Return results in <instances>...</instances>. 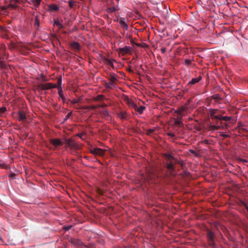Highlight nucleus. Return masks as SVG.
<instances>
[{"mask_svg":"<svg viewBox=\"0 0 248 248\" xmlns=\"http://www.w3.org/2000/svg\"><path fill=\"white\" fill-rule=\"evenodd\" d=\"M71 228V226H68V227H64V229L65 231H68Z\"/></svg>","mask_w":248,"mask_h":248,"instance_id":"48","label":"nucleus"},{"mask_svg":"<svg viewBox=\"0 0 248 248\" xmlns=\"http://www.w3.org/2000/svg\"><path fill=\"white\" fill-rule=\"evenodd\" d=\"M205 141V143L206 144H209V140H204Z\"/></svg>","mask_w":248,"mask_h":248,"instance_id":"52","label":"nucleus"},{"mask_svg":"<svg viewBox=\"0 0 248 248\" xmlns=\"http://www.w3.org/2000/svg\"><path fill=\"white\" fill-rule=\"evenodd\" d=\"M145 107L144 106H140L139 108L137 107L136 111L138 112L140 114H142L143 111L145 110Z\"/></svg>","mask_w":248,"mask_h":248,"instance_id":"24","label":"nucleus"},{"mask_svg":"<svg viewBox=\"0 0 248 248\" xmlns=\"http://www.w3.org/2000/svg\"><path fill=\"white\" fill-rule=\"evenodd\" d=\"M34 26L35 27H36L37 30H38V28L40 26V21L37 16L35 17Z\"/></svg>","mask_w":248,"mask_h":248,"instance_id":"22","label":"nucleus"},{"mask_svg":"<svg viewBox=\"0 0 248 248\" xmlns=\"http://www.w3.org/2000/svg\"><path fill=\"white\" fill-rule=\"evenodd\" d=\"M68 141V143L67 144L68 145H70L71 143H72V142L73 141V140H67Z\"/></svg>","mask_w":248,"mask_h":248,"instance_id":"50","label":"nucleus"},{"mask_svg":"<svg viewBox=\"0 0 248 248\" xmlns=\"http://www.w3.org/2000/svg\"><path fill=\"white\" fill-rule=\"evenodd\" d=\"M78 136H79L80 138H81V136H80V135H78Z\"/></svg>","mask_w":248,"mask_h":248,"instance_id":"57","label":"nucleus"},{"mask_svg":"<svg viewBox=\"0 0 248 248\" xmlns=\"http://www.w3.org/2000/svg\"><path fill=\"white\" fill-rule=\"evenodd\" d=\"M221 120L225 122L229 121L231 123H233L235 121V119L233 117L229 116H223L221 118Z\"/></svg>","mask_w":248,"mask_h":248,"instance_id":"16","label":"nucleus"},{"mask_svg":"<svg viewBox=\"0 0 248 248\" xmlns=\"http://www.w3.org/2000/svg\"><path fill=\"white\" fill-rule=\"evenodd\" d=\"M41 1V0H32V2L35 7H38L39 6Z\"/></svg>","mask_w":248,"mask_h":248,"instance_id":"25","label":"nucleus"},{"mask_svg":"<svg viewBox=\"0 0 248 248\" xmlns=\"http://www.w3.org/2000/svg\"><path fill=\"white\" fill-rule=\"evenodd\" d=\"M240 160L243 163H247L248 162V161L246 160V159H242L241 158L240 159Z\"/></svg>","mask_w":248,"mask_h":248,"instance_id":"45","label":"nucleus"},{"mask_svg":"<svg viewBox=\"0 0 248 248\" xmlns=\"http://www.w3.org/2000/svg\"><path fill=\"white\" fill-rule=\"evenodd\" d=\"M220 112H221L222 113H223V114H224V113H225L224 111H223V110H221Z\"/></svg>","mask_w":248,"mask_h":248,"instance_id":"53","label":"nucleus"},{"mask_svg":"<svg viewBox=\"0 0 248 248\" xmlns=\"http://www.w3.org/2000/svg\"><path fill=\"white\" fill-rule=\"evenodd\" d=\"M71 243L78 246H81L83 245L82 242L79 240V239H73L71 240Z\"/></svg>","mask_w":248,"mask_h":248,"instance_id":"15","label":"nucleus"},{"mask_svg":"<svg viewBox=\"0 0 248 248\" xmlns=\"http://www.w3.org/2000/svg\"><path fill=\"white\" fill-rule=\"evenodd\" d=\"M58 90V94L61 99L64 101L65 100V97H64L63 93L62 87H59Z\"/></svg>","mask_w":248,"mask_h":248,"instance_id":"18","label":"nucleus"},{"mask_svg":"<svg viewBox=\"0 0 248 248\" xmlns=\"http://www.w3.org/2000/svg\"><path fill=\"white\" fill-rule=\"evenodd\" d=\"M101 115L102 116L105 117L108 116L109 113L107 110H104L101 112Z\"/></svg>","mask_w":248,"mask_h":248,"instance_id":"30","label":"nucleus"},{"mask_svg":"<svg viewBox=\"0 0 248 248\" xmlns=\"http://www.w3.org/2000/svg\"><path fill=\"white\" fill-rule=\"evenodd\" d=\"M16 175L15 173H11L10 174V175H9V177H11L12 178H14L15 177Z\"/></svg>","mask_w":248,"mask_h":248,"instance_id":"44","label":"nucleus"},{"mask_svg":"<svg viewBox=\"0 0 248 248\" xmlns=\"http://www.w3.org/2000/svg\"><path fill=\"white\" fill-rule=\"evenodd\" d=\"M117 0V2L119 3L120 0Z\"/></svg>","mask_w":248,"mask_h":248,"instance_id":"54","label":"nucleus"},{"mask_svg":"<svg viewBox=\"0 0 248 248\" xmlns=\"http://www.w3.org/2000/svg\"><path fill=\"white\" fill-rule=\"evenodd\" d=\"M131 47L130 46H125L124 47L119 48V52L122 55H124L126 54L129 53L131 51Z\"/></svg>","mask_w":248,"mask_h":248,"instance_id":"7","label":"nucleus"},{"mask_svg":"<svg viewBox=\"0 0 248 248\" xmlns=\"http://www.w3.org/2000/svg\"><path fill=\"white\" fill-rule=\"evenodd\" d=\"M154 132V129H149L147 130L146 134L148 135L151 136V135H152V133Z\"/></svg>","mask_w":248,"mask_h":248,"instance_id":"33","label":"nucleus"},{"mask_svg":"<svg viewBox=\"0 0 248 248\" xmlns=\"http://www.w3.org/2000/svg\"><path fill=\"white\" fill-rule=\"evenodd\" d=\"M200 143H203V142H202V141H201V142H200Z\"/></svg>","mask_w":248,"mask_h":248,"instance_id":"56","label":"nucleus"},{"mask_svg":"<svg viewBox=\"0 0 248 248\" xmlns=\"http://www.w3.org/2000/svg\"><path fill=\"white\" fill-rule=\"evenodd\" d=\"M6 108L5 107H2L0 108V113H3L6 111Z\"/></svg>","mask_w":248,"mask_h":248,"instance_id":"34","label":"nucleus"},{"mask_svg":"<svg viewBox=\"0 0 248 248\" xmlns=\"http://www.w3.org/2000/svg\"><path fill=\"white\" fill-rule=\"evenodd\" d=\"M183 110H184V109H178V110H177L176 111V112H177V114H178L179 115L184 116L185 115V114H183Z\"/></svg>","mask_w":248,"mask_h":248,"instance_id":"32","label":"nucleus"},{"mask_svg":"<svg viewBox=\"0 0 248 248\" xmlns=\"http://www.w3.org/2000/svg\"><path fill=\"white\" fill-rule=\"evenodd\" d=\"M163 156L166 162V167L168 170L171 175H174V165L178 163V160L169 154L165 153Z\"/></svg>","mask_w":248,"mask_h":248,"instance_id":"1","label":"nucleus"},{"mask_svg":"<svg viewBox=\"0 0 248 248\" xmlns=\"http://www.w3.org/2000/svg\"><path fill=\"white\" fill-rule=\"evenodd\" d=\"M167 134L170 137H174V134L173 133H168Z\"/></svg>","mask_w":248,"mask_h":248,"instance_id":"47","label":"nucleus"},{"mask_svg":"<svg viewBox=\"0 0 248 248\" xmlns=\"http://www.w3.org/2000/svg\"><path fill=\"white\" fill-rule=\"evenodd\" d=\"M19 121H24L26 119V116L25 113L23 111H20L18 112Z\"/></svg>","mask_w":248,"mask_h":248,"instance_id":"13","label":"nucleus"},{"mask_svg":"<svg viewBox=\"0 0 248 248\" xmlns=\"http://www.w3.org/2000/svg\"><path fill=\"white\" fill-rule=\"evenodd\" d=\"M223 117L221 115H217L213 116V120L215 121L216 124H210L208 126V128L210 130H217L220 127H223L224 124H226L225 123H223L222 122L221 118Z\"/></svg>","mask_w":248,"mask_h":248,"instance_id":"2","label":"nucleus"},{"mask_svg":"<svg viewBox=\"0 0 248 248\" xmlns=\"http://www.w3.org/2000/svg\"><path fill=\"white\" fill-rule=\"evenodd\" d=\"M128 71L130 72V73H132L133 72V70L131 69V68H129L127 69Z\"/></svg>","mask_w":248,"mask_h":248,"instance_id":"51","label":"nucleus"},{"mask_svg":"<svg viewBox=\"0 0 248 248\" xmlns=\"http://www.w3.org/2000/svg\"><path fill=\"white\" fill-rule=\"evenodd\" d=\"M119 117L122 120L126 119L128 115L125 111H122L118 114Z\"/></svg>","mask_w":248,"mask_h":248,"instance_id":"17","label":"nucleus"},{"mask_svg":"<svg viewBox=\"0 0 248 248\" xmlns=\"http://www.w3.org/2000/svg\"><path fill=\"white\" fill-rule=\"evenodd\" d=\"M212 98L214 99L216 102H219L221 100H222L221 97L220 96L219 94H215L212 96Z\"/></svg>","mask_w":248,"mask_h":248,"instance_id":"19","label":"nucleus"},{"mask_svg":"<svg viewBox=\"0 0 248 248\" xmlns=\"http://www.w3.org/2000/svg\"><path fill=\"white\" fill-rule=\"evenodd\" d=\"M118 76L114 73H111L108 77L109 82H105L104 86L106 89H111L115 88V82L117 81Z\"/></svg>","mask_w":248,"mask_h":248,"instance_id":"3","label":"nucleus"},{"mask_svg":"<svg viewBox=\"0 0 248 248\" xmlns=\"http://www.w3.org/2000/svg\"><path fill=\"white\" fill-rule=\"evenodd\" d=\"M202 79V77L201 75H199L196 78H193L187 84L188 86H191L192 85L195 84L197 83H198L200 81H201Z\"/></svg>","mask_w":248,"mask_h":248,"instance_id":"9","label":"nucleus"},{"mask_svg":"<svg viewBox=\"0 0 248 248\" xmlns=\"http://www.w3.org/2000/svg\"><path fill=\"white\" fill-rule=\"evenodd\" d=\"M81 108H82V109H89V106H83V107H81Z\"/></svg>","mask_w":248,"mask_h":248,"instance_id":"46","label":"nucleus"},{"mask_svg":"<svg viewBox=\"0 0 248 248\" xmlns=\"http://www.w3.org/2000/svg\"><path fill=\"white\" fill-rule=\"evenodd\" d=\"M183 116H180V115H178L176 118H174V119H176L177 120H179V121H182L183 120Z\"/></svg>","mask_w":248,"mask_h":248,"instance_id":"39","label":"nucleus"},{"mask_svg":"<svg viewBox=\"0 0 248 248\" xmlns=\"http://www.w3.org/2000/svg\"><path fill=\"white\" fill-rule=\"evenodd\" d=\"M119 23L120 24L121 27L124 30H127L128 29V25L125 22L124 18L123 17H120L118 20Z\"/></svg>","mask_w":248,"mask_h":248,"instance_id":"12","label":"nucleus"},{"mask_svg":"<svg viewBox=\"0 0 248 248\" xmlns=\"http://www.w3.org/2000/svg\"><path fill=\"white\" fill-rule=\"evenodd\" d=\"M50 149L57 148L63 144L62 140H49L48 143H45Z\"/></svg>","mask_w":248,"mask_h":248,"instance_id":"4","label":"nucleus"},{"mask_svg":"<svg viewBox=\"0 0 248 248\" xmlns=\"http://www.w3.org/2000/svg\"><path fill=\"white\" fill-rule=\"evenodd\" d=\"M59 10L58 6L54 3H52L48 5V10L50 12H56Z\"/></svg>","mask_w":248,"mask_h":248,"instance_id":"11","label":"nucleus"},{"mask_svg":"<svg viewBox=\"0 0 248 248\" xmlns=\"http://www.w3.org/2000/svg\"><path fill=\"white\" fill-rule=\"evenodd\" d=\"M104 98V96L103 95H98L96 97L94 98L95 101H100Z\"/></svg>","mask_w":248,"mask_h":248,"instance_id":"29","label":"nucleus"},{"mask_svg":"<svg viewBox=\"0 0 248 248\" xmlns=\"http://www.w3.org/2000/svg\"><path fill=\"white\" fill-rule=\"evenodd\" d=\"M106 107H107V105L106 104L104 103L102 105H99L97 107L105 108Z\"/></svg>","mask_w":248,"mask_h":248,"instance_id":"42","label":"nucleus"},{"mask_svg":"<svg viewBox=\"0 0 248 248\" xmlns=\"http://www.w3.org/2000/svg\"><path fill=\"white\" fill-rule=\"evenodd\" d=\"M80 101H81V99H74L72 101H71V103L73 104H76V103H79L80 102Z\"/></svg>","mask_w":248,"mask_h":248,"instance_id":"36","label":"nucleus"},{"mask_svg":"<svg viewBox=\"0 0 248 248\" xmlns=\"http://www.w3.org/2000/svg\"><path fill=\"white\" fill-rule=\"evenodd\" d=\"M91 153L95 155H103L104 154V151L98 148L91 150Z\"/></svg>","mask_w":248,"mask_h":248,"instance_id":"8","label":"nucleus"},{"mask_svg":"<svg viewBox=\"0 0 248 248\" xmlns=\"http://www.w3.org/2000/svg\"><path fill=\"white\" fill-rule=\"evenodd\" d=\"M9 168L8 166L7 165L4 164V163H0V168H4V169H8Z\"/></svg>","mask_w":248,"mask_h":248,"instance_id":"35","label":"nucleus"},{"mask_svg":"<svg viewBox=\"0 0 248 248\" xmlns=\"http://www.w3.org/2000/svg\"><path fill=\"white\" fill-rule=\"evenodd\" d=\"M53 140H59V139H53Z\"/></svg>","mask_w":248,"mask_h":248,"instance_id":"55","label":"nucleus"},{"mask_svg":"<svg viewBox=\"0 0 248 248\" xmlns=\"http://www.w3.org/2000/svg\"><path fill=\"white\" fill-rule=\"evenodd\" d=\"M38 87L42 90H45L56 88L57 87V85L52 84L51 83H46L45 84H39Z\"/></svg>","mask_w":248,"mask_h":248,"instance_id":"5","label":"nucleus"},{"mask_svg":"<svg viewBox=\"0 0 248 248\" xmlns=\"http://www.w3.org/2000/svg\"><path fill=\"white\" fill-rule=\"evenodd\" d=\"M190 152L193 154H195L196 155H197L196 152L194 150H191Z\"/></svg>","mask_w":248,"mask_h":248,"instance_id":"49","label":"nucleus"},{"mask_svg":"<svg viewBox=\"0 0 248 248\" xmlns=\"http://www.w3.org/2000/svg\"><path fill=\"white\" fill-rule=\"evenodd\" d=\"M207 238L209 245L213 246L215 245L214 242V234L211 231H208L207 233Z\"/></svg>","mask_w":248,"mask_h":248,"instance_id":"6","label":"nucleus"},{"mask_svg":"<svg viewBox=\"0 0 248 248\" xmlns=\"http://www.w3.org/2000/svg\"><path fill=\"white\" fill-rule=\"evenodd\" d=\"M119 9H120V8H119L118 5H117L115 6H113L108 7L106 9V12L108 14H111V13H112L116 11H119Z\"/></svg>","mask_w":248,"mask_h":248,"instance_id":"10","label":"nucleus"},{"mask_svg":"<svg viewBox=\"0 0 248 248\" xmlns=\"http://www.w3.org/2000/svg\"><path fill=\"white\" fill-rule=\"evenodd\" d=\"M104 61L105 62V63L109 65V66H110L111 67H112L113 68H114V65H113V64L112 63V61H111L109 59H108L107 58H105L104 59Z\"/></svg>","mask_w":248,"mask_h":248,"instance_id":"23","label":"nucleus"},{"mask_svg":"<svg viewBox=\"0 0 248 248\" xmlns=\"http://www.w3.org/2000/svg\"><path fill=\"white\" fill-rule=\"evenodd\" d=\"M71 47L75 50L78 51L80 49V45L77 42H73L71 43Z\"/></svg>","mask_w":248,"mask_h":248,"instance_id":"14","label":"nucleus"},{"mask_svg":"<svg viewBox=\"0 0 248 248\" xmlns=\"http://www.w3.org/2000/svg\"><path fill=\"white\" fill-rule=\"evenodd\" d=\"M126 37L127 38H129V39H132V35L128 34H126Z\"/></svg>","mask_w":248,"mask_h":248,"instance_id":"43","label":"nucleus"},{"mask_svg":"<svg viewBox=\"0 0 248 248\" xmlns=\"http://www.w3.org/2000/svg\"><path fill=\"white\" fill-rule=\"evenodd\" d=\"M62 83V78H59L58 79V81H57V84L58 85H57V87L56 88H57L58 90H59V87H61Z\"/></svg>","mask_w":248,"mask_h":248,"instance_id":"28","label":"nucleus"},{"mask_svg":"<svg viewBox=\"0 0 248 248\" xmlns=\"http://www.w3.org/2000/svg\"><path fill=\"white\" fill-rule=\"evenodd\" d=\"M97 108V107L95 106H89V109H95V108Z\"/></svg>","mask_w":248,"mask_h":248,"instance_id":"40","label":"nucleus"},{"mask_svg":"<svg viewBox=\"0 0 248 248\" xmlns=\"http://www.w3.org/2000/svg\"><path fill=\"white\" fill-rule=\"evenodd\" d=\"M129 106L130 107L134 108L135 110H136V109H137V108L138 107L137 105L135 103H134L133 101H129Z\"/></svg>","mask_w":248,"mask_h":248,"instance_id":"27","label":"nucleus"},{"mask_svg":"<svg viewBox=\"0 0 248 248\" xmlns=\"http://www.w3.org/2000/svg\"><path fill=\"white\" fill-rule=\"evenodd\" d=\"M209 111H210V116H211V119L212 120L213 119V116H215L216 115L215 114L218 111V109L211 108V109H209Z\"/></svg>","mask_w":248,"mask_h":248,"instance_id":"21","label":"nucleus"},{"mask_svg":"<svg viewBox=\"0 0 248 248\" xmlns=\"http://www.w3.org/2000/svg\"><path fill=\"white\" fill-rule=\"evenodd\" d=\"M174 125L180 127L184 126V124H183L182 121L177 120L176 119H174Z\"/></svg>","mask_w":248,"mask_h":248,"instance_id":"20","label":"nucleus"},{"mask_svg":"<svg viewBox=\"0 0 248 248\" xmlns=\"http://www.w3.org/2000/svg\"><path fill=\"white\" fill-rule=\"evenodd\" d=\"M72 112H70L69 113H68L65 116V118L64 119V120H67L72 115Z\"/></svg>","mask_w":248,"mask_h":248,"instance_id":"38","label":"nucleus"},{"mask_svg":"<svg viewBox=\"0 0 248 248\" xmlns=\"http://www.w3.org/2000/svg\"><path fill=\"white\" fill-rule=\"evenodd\" d=\"M54 23L55 25L58 26L59 29H62L64 28L63 25L61 24L58 20H55Z\"/></svg>","mask_w":248,"mask_h":248,"instance_id":"26","label":"nucleus"},{"mask_svg":"<svg viewBox=\"0 0 248 248\" xmlns=\"http://www.w3.org/2000/svg\"><path fill=\"white\" fill-rule=\"evenodd\" d=\"M75 3H76V2L73 0L69 1L68 4H69V7L71 8H74Z\"/></svg>","mask_w":248,"mask_h":248,"instance_id":"31","label":"nucleus"},{"mask_svg":"<svg viewBox=\"0 0 248 248\" xmlns=\"http://www.w3.org/2000/svg\"><path fill=\"white\" fill-rule=\"evenodd\" d=\"M166 49L165 47H163L161 48V51L162 53H164L166 52Z\"/></svg>","mask_w":248,"mask_h":248,"instance_id":"41","label":"nucleus"},{"mask_svg":"<svg viewBox=\"0 0 248 248\" xmlns=\"http://www.w3.org/2000/svg\"><path fill=\"white\" fill-rule=\"evenodd\" d=\"M185 63L186 65L188 66L191 64V61L188 59H186L185 61Z\"/></svg>","mask_w":248,"mask_h":248,"instance_id":"37","label":"nucleus"}]
</instances>
